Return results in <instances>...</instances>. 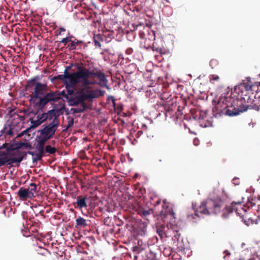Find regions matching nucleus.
I'll return each instance as SVG.
<instances>
[{
    "label": "nucleus",
    "instance_id": "1a4fd4ad",
    "mask_svg": "<svg viewBox=\"0 0 260 260\" xmlns=\"http://www.w3.org/2000/svg\"><path fill=\"white\" fill-rule=\"evenodd\" d=\"M39 79L38 76L34 77L26 82V83L24 87V91L29 93H31L34 90V87L37 82L36 81Z\"/></svg>",
    "mask_w": 260,
    "mask_h": 260
},
{
    "label": "nucleus",
    "instance_id": "dca6fc26",
    "mask_svg": "<svg viewBox=\"0 0 260 260\" xmlns=\"http://www.w3.org/2000/svg\"><path fill=\"white\" fill-rule=\"evenodd\" d=\"M70 42L71 43L68 45V47L69 48V50H71L76 49L78 45H80L84 43V42L83 41L77 40H75V41H72L71 40V41Z\"/></svg>",
    "mask_w": 260,
    "mask_h": 260
},
{
    "label": "nucleus",
    "instance_id": "393cba45",
    "mask_svg": "<svg viewBox=\"0 0 260 260\" xmlns=\"http://www.w3.org/2000/svg\"><path fill=\"white\" fill-rule=\"evenodd\" d=\"M57 151V149L55 147H53L50 145H47L45 147V153H48L50 154H53L55 153Z\"/></svg>",
    "mask_w": 260,
    "mask_h": 260
},
{
    "label": "nucleus",
    "instance_id": "864d4df0",
    "mask_svg": "<svg viewBox=\"0 0 260 260\" xmlns=\"http://www.w3.org/2000/svg\"><path fill=\"white\" fill-rule=\"evenodd\" d=\"M69 37H71V40L72 39V38H74V37L73 36H70Z\"/></svg>",
    "mask_w": 260,
    "mask_h": 260
},
{
    "label": "nucleus",
    "instance_id": "e433bc0d",
    "mask_svg": "<svg viewBox=\"0 0 260 260\" xmlns=\"http://www.w3.org/2000/svg\"><path fill=\"white\" fill-rule=\"evenodd\" d=\"M112 99V103L113 107H114V109H116V100L115 99L114 97L113 96H111L109 98V99Z\"/></svg>",
    "mask_w": 260,
    "mask_h": 260
},
{
    "label": "nucleus",
    "instance_id": "423d86ee",
    "mask_svg": "<svg viewBox=\"0 0 260 260\" xmlns=\"http://www.w3.org/2000/svg\"><path fill=\"white\" fill-rule=\"evenodd\" d=\"M81 83L82 86H86L91 85V81L86 78L84 67L78 66L77 71L73 73H70V80L69 87L73 88L76 85Z\"/></svg>",
    "mask_w": 260,
    "mask_h": 260
},
{
    "label": "nucleus",
    "instance_id": "f704fd0d",
    "mask_svg": "<svg viewBox=\"0 0 260 260\" xmlns=\"http://www.w3.org/2000/svg\"><path fill=\"white\" fill-rule=\"evenodd\" d=\"M21 146L24 147L25 148L32 149V146L28 143H23L21 144Z\"/></svg>",
    "mask_w": 260,
    "mask_h": 260
},
{
    "label": "nucleus",
    "instance_id": "b1692460",
    "mask_svg": "<svg viewBox=\"0 0 260 260\" xmlns=\"http://www.w3.org/2000/svg\"><path fill=\"white\" fill-rule=\"evenodd\" d=\"M84 70L85 74H86V78L89 79V78L90 76L96 77V75L97 74V71L94 72L93 71H90L89 69L84 67Z\"/></svg>",
    "mask_w": 260,
    "mask_h": 260
},
{
    "label": "nucleus",
    "instance_id": "58836bf2",
    "mask_svg": "<svg viewBox=\"0 0 260 260\" xmlns=\"http://www.w3.org/2000/svg\"><path fill=\"white\" fill-rule=\"evenodd\" d=\"M59 32L57 34V35H60L61 34V33L62 32H63V31H66V29L65 28H64L63 27H60L59 28Z\"/></svg>",
    "mask_w": 260,
    "mask_h": 260
},
{
    "label": "nucleus",
    "instance_id": "6ab92c4d",
    "mask_svg": "<svg viewBox=\"0 0 260 260\" xmlns=\"http://www.w3.org/2000/svg\"><path fill=\"white\" fill-rule=\"evenodd\" d=\"M87 109V106L85 104H82L81 105V107L80 108H72L71 111H73L74 113H82L85 111Z\"/></svg>",
    "mask_w": 260,
    "mask_h": 260
},
{
    "label": "nucleus",
    "instance_id": "79ce46f5",
    "mask_svg": "<svg viewBox=\"0 0 260 260\" xmlns=\"http://www.w3.org/2000/svg\"><path fill=\"white\" fill-rule=\"evenodd\" d=\"M174 237L175 238V239L178 240L180 237V234H178V233L177 232L176 234L175 235Z\"/></svg>",
    "mask_w": 260,
    "mask_h": 260
},
{
    "label": "nucleus",
    "instance_id": "4be33fe9",
    "mask_svg": "<svg viewBox=\"0 0 260 260\" xmlns=\"http://www.w3.org/2000/svg\"><path fill=\"white\" fill-rule=\"evenodd\" d=\"M30 186L31 187L30 189L29 188V192L30 194V196L31 198L35 197V193L37 192V185L34 183H31L29 184Z\"/></svg>",
    "mask_w": 260,
    "mask_h": 260
},
{
    "label": "nucleus",
    "instance_id": "a18cd8bd",
    "mask_svg": "<svg viewBox=\"0 0 260 260\" xmlns=\"http://www.w3.org/2000/svg\"><path fill=\"white\" fill-rule=\"evenodd\" d=\"M12 134H13V132H12V131L11 129H10V130L9 131V132H8V134L11 135H12Z\"/></svg>",
    "mask_w": 260,
    "mask_h": 260
},
{
    "label": "nucleus",
    "instance_id": "8fccbe9b",
    "mask_svg": "<svg viewBox=\"0 0 260 260\" xmlns=\"http://www.w3.org/2000/svg\"><path fill=\"white\" fill-rule=\"evenodd\" d=\"M249 260H257V259H256V258L253 257V258H251Z\"/></svg>",
    "mask_w": 260,
    "mask_h": 260
},
{
    "label": "nucleus",
    "instance_id": "49530a36",
    "mask_svg": "<svg viewBox=\"0 0 260 260\" xmlns=\"http://www.w3.org/2000/svg\"><path fill=\"white\" fill-rule=\"evenodd\" d=\"M112 96V95H108V97H107V101H112V99H110V98L109 99V98H110V96Z\"/></svg>",
    "mask_w": 260,
    "mask_h": 260
},
{
    "label": "nucleus",
    "instance_id": "c85d7f7f",
    "mask_svg": "<svg viewBox=\"0 0 260 260\" xmlns=\"http://www.w3.org/2000/svg\"><path fill=\"white\" fill-rule=\"evenodd\" d=\"M45 113H43L42 114H39L37 115L36 118H38L42 123L44 121H45L47 119V117L46 116Z\"/></svg>",
    "mask_w": 260,
    "mask_h": 260
},
{
    "label": "nucleus",
    "instance_id": "0eeeda50",
    "mask_svg": "<svg viewBox=\"0 0 260 260\" xmlns=\"http://www.w3.org/2000/svg\"><path fill=\"white\" fill-rule=\"evenodd\" d=\"M225 209L222 211L221 216L223 218L228 217L229 215L235 211L237 215L240 217H247V209H249V207H247L240 202H232L230 205L227 206L225 204Z\"/></svg>",
    "mask_w": 260,
    "mask_h": 260
},
{
    "label": "nucleus",
    "instance_id": "4468645a",
    "mask_svg": "<svg viewBox=\"0 0 260 260\" xmlns=\"http://www.w3.org/2000/svg\"><path fill=\"white\" fill-rule=\"evenodd\" d=\"M138 214L141 216L143 217L144 219L148 220V217L151 214V211L150 210L144 209L143 207L139 206L137 209Z\"/></svg>",
    "mask_w": 260,
    "mask_h": 260
},
{
    "label": "nucleus",
    "instance_id": "603ef678",
    "mask_svg": "<svg viewBox=\"0 0 260 260\" xmlns=\"http://www.w3.org/2000/svg\"><path fill=\"white\" fill-rule=\"evenodd\" d=\"M112 34H109V37H110V38H112V37H111V36H112ZM112 37H113V36H112Z\"/></svg>",
    "mask_w": 260,
    "mask_h": 260
},
{
    "label": "nucleus",
    "instance_id": "5701e85b",
    "mask_svg": "<svg viewBox=\"0 0 260 260\" xmlns=\"http://www.w3.org/2000/svg\"><path fill=\"white\" fill-rule=\"evenodd\" d=\"M244 222L247 225H249L250 224H253L255 223V221L252 220L250 217H249V215L247 213V217L244 216V217H241Z\"/></svg>",
    "mask_w": 260,
    "mask_h": 260
},
{
    "label": "nucleus",
    "instance_id": "6e6d98bb",
    "mask_svg": "<svg viewBox=\"0 0 260 260\" xmlns=\"http://www.w3.org/2000/svg\"><path fill=\"white\" fill-rule=\"evenodd\" d=\"M142 133V131H139L138 132V133Z\"/></svg>",
    "mask_w": 260,
    "mask_h": 260
},
{
    "label": "nucleus",
    "instance_id": "de8ad7c7",
    "mask_svg": "<svg viewBox=\"0 0 260 260\" xmlns=\"http://www.w3.org/2000/svg\"><path fill=\"white\" fill-rule=\"evenodd\" d=\"M160 203V201L159 200H158L156 202V204L157 205H158Z\"/></svg>",
    "mask_w": 260,
    "mask_h": 260
},
{
    "label": "nucleus",
    "instance_id": "39448f33",
    "mask_svg": "<svg viewBox=\"0 0 260 260\" xmlns=\"http://www.w3.org/2000/svg\"><path fill=\"white\" fill-rule=\"evenodd\" d=\"M68 92L71 95L70 98L68 99L71 106L82 105V104H85L84 102L86 100L98 97V94L94 90H85L84 88H81L75 93H74L73 90H68Z\"/></svg>",
    "mask_w": 260,
    "mask_h": 260
},
{
    "label": "nucleus",
    "instance_id": "2f4dec72",
    "mask_svg": "<svg viewBox=\"0 0 260 260\" xmlns=\"http://www.w3.org/2000/svg\"><path fill=\"white\" fill-rule=\"evenodd\" d=\"M165 214L167 215H170L171 217L174 218L175 213L172 208L169 209L168 211L165 212Z\"/></svg>",
    "mask_w": 260,
    "mask_h": 260
},
{
    "label": "nucleus",
    "instance_id": "9b49d317",
    "mask_svg": "<svg viewBox=\"0 0 260 260\" xmlns=\"http://www.w3.org/2000/svg\"><path fill=\"white\" fill-rule=\"evenodd\" d=\"M87 198L86 196H79L77 198V201L76 202V205H75V207L76 208H79L81 209L84 208H87V205L86 203V200Z\"/></svg>",
    "mask_w": 260,
    "mask_h": 260
},
{
    "label": "nucleus",
    "instance_id": "37998d69",
    "mask_svg": "<svg viewBox=\"0 0 260 260\" xmlns=\"http://www.w3.org/2000/svg\"><path fill=\"white\" fill-rule=\"evenodd\" d=\"M28 153L32 156H35L36 153L33 151H28Z\"/></svg>",
    "mask_w": 260,
    "mask_h": 260
},
{
    "label": "nucleus",
    "instance_id": "6e6552de",
    "mask_svg": "<svg viewBox=\"0 0 260 260\" xmlns=\"http://www.w3.org/2000/svg\"><path fill=\"white\" fill-rule=\"evenodd\" d=\"M59 125V121L56 119L45 126L43 128L40 129L39 132L46 137H49V139H51L54 135Z\"/></svg>",
    "mask_w": 260,
    "mask_h": 260
},
{
    "label": "nucleus",
    "instance_id": "13d9d810",
    "mask_svg": "<svg viewBox=\"0 0 260 260\" xmlns=\"http://www.w3.org/2000/svg\"><path fill=\"white\" fill-rule=\"evenodd\" d=\"M259 86H260V82H259Z\"/></svg>",
    "mask_w": 260,
    "mask_h": 260
},
{
    "label": "nucleus",
    "instance_id": "c756f323",
    "mask_svg": "<svg viewBox=\"0 0 260 260\" xmlns=\"http://www.w3.org/2000/svg\"><path fill=\"white\" fill-rule=\"evenodd\" d=\"M209 79H210V82L211 83L214 84L216 82L218 81L219 80V77L218 75L213 74V75H211L209 76Z\"/></svg>",
    "mask_w": 260,
    "mask_h": 260
},
{
    "label": "nucleus",
    "instance_id": "412c9836",
    "mask_svg": "<svg viewBox=\"0 0 260 260\" xmlns=\"http://www.w3.org/2000/svg\"><path fill=\"white\" fill-rule=\"evenodd\" d=\"M165 227L163 225H161L156 227V232L161 239L164 238V235H165Z\"/></svg>",
    "mask_w": 260,
    "mask_h": 260
},
{
    "label": "nucleus",
    "instance_id": "a878e982",
    "mask_svg": "<svg viewBox=\"0 0 260 260\" xmlns=\"http://www.w3.org/2000/svg\"><path fill=\"white\" fill-rule=\"evenodd\" d=\"M101 40V36L100 35L95 36L93 38L94 45L96 47L100 48L101 45L100 41Z\"/></svg>",
    "mask_w": 260,
    "mask_h": 260
},
{
    "label": "nucleus",
    "instance_id": "c03bdc74",
    "mask_svg": "<svg viewBox=\"0 0 260 260\" xmlns=\"http://www.w3.org/2000/svg\"><path fill=\"white\" fill-rule=\"evenodd\" d=\"M255 258H256L257 260H260V254H257Z\"/></svg>",
    "mask_w": 260,
    "mask_h": 260
},
{
    "label": "nucleus",
    "instance_id": "cd10ccee",
    "mask_svg": "<svg viewBox=\"0 0 260 260\" xmlns=\"http://www.w3.org/2000/svg\"><path fill=\"white\" fill-rule=\"evenodd\" d=\"M36 149L38 151V152L45 154V145L37 143Z\"/></svg>",
    "mask_w": 260,
    "mask_h": 260
},
{
    "label": "nucleus",
    "instance_id": "bb28decb",
    "mask_svg": "<svg viewBox=\"0 0 260 260\" xmlns=\"http://www.w3.org/2000/svg\"><path fill=\"white\" fill-rule=\"evenodd\" d=\"M30 121L31 124H32V127H36L42 124L41 122L38 119L36 118L35 119L33 118L30 119Z\"/></svg>",
    "mask_w": 260,
    "mask_h": 260
},
{
    "label": "nucleus",
    "instance_id": "ddd939ff",
    "mask_svg": "<svg viewBox=\"0 0 260 260\" xmlns=\"http://www.w3.org/2000/svg\"><path fill=\"white\" fill-rule=\"evenodd\" d=\"M45 114H46V116L47 117V119L52 120V121H54L56 119L58 121H59L58 119L59 113L57 110H50L48 111L47 112L45 113Z\"/></svg>",
    "mask_w": 260,
    "mask_h": 260
},
{
    "label": "nucleus",
    "instance_id": "c9c22d12",
    "mask_svg": "<svg viewBox=\"0 0 260 260\" xmlns=\"http://www.w3.org/2000/svg\"><path fill=\"white\" fill-rule=\"evenodd\" d=\"M115 110L116 111H117V112L118 113L120 112H121V111H122V110H123V106H122V105H117L116 106V109H115Z\"/></svg>",
    "mask_w": 260,
    "mask_h": 260
},
{
    "label": "nucleus",
    "instance_id": "09e8293b",
    "mask_svg": "<svg viewBox=\"0 0 260 260\" xmlns=\"http://www.w3.org/2000/svg\"><path fill=\"white\" fill-rule=\"evenodd\" d=\"M249 260H257V259H256V258L253 257V258H251Z\"/></svg>",
    "mask_w": 260,
    "mask_h": 260
},
{
    "label": "nucleus",
    "instance_id": "a211bd4d",
    "mask_svg": "<svg viewBox=\"0 0 260 260\" xmlns=\"http://www.w3.org/2000/svg\"><path fill=\"white\" fill-rule=\"evenodd\" d=\"M76 226L77 228H82L85 227L87 225L86 220L84 218L81 217H80L79 218H77L76 220Z\"/></svg>",
    "mask_w": 260,
    "mask_h": 260
},
{
    "label": "nucleus",
    "instance_id": "ea45409f",
    "mask_svg": "<svg viewBox=\"0 0 260 260\" xmlns=\"http://www.w3.org/2000/svg\"><path fill=\"white\" fill-rule=\"evenodd\" d=\"M206 112H204L203 113H202V112H201L200 116V118L203 119L205 117H206Z\"/></svg>",
    "mask_w": 260,
    "mask_h": 260
},
{
    "label": "nucleus",
    "instance_id": "a19ab883",
    "mask_svg": "<svg viewBox=\"0 0 260 260\" xmlns=\"http://www.w3.org/2000/svg\"><path fill=\"white\" fill-rule=\"evenodd\" d=\"M216 62H217V60H215V59H212V60H211V61H210V64H211V66H212V64H213V63H214V64H216Z\"/></svg>",
    "mask_w": 260,
    "mask_h": 260
},
{
    "label": "nucleus",
    "instance_id": "20e7f679",
    "mask_svg": "<svg viewBox=\"0 0 260 260\" xmlns=\"http://www.w3.org/2000/svg\"><path fill=\"white\" fill-rule=\"evenodd\" d=\"M225 208V203L221 199H208L202 202L197 208L193 206L195 215L198 217L210 214L221 215Z\"/></svg>",
    "mask_w": 260,
    "mask_h": 260
},
{
    "label": "nucleus",
    "instance_id": "f8f14e48",
    "mask_svg": "<svg viewBox=\"0 0 260 260\" xmlns=\"http://www.w3.org/2000/svg\"><path fill=\"white\" fill-rule=\"evenodd\" d=\"M17 195L19 199L22 201H26L28 198L31 199L29 192V188L21 187L17 192Z\"/></svg>",
    "mask_w": 260,
    "mask_h": 260
},
{
    "label": "nucleus",
    "instance_id": "f3484780",
    "mask_svg": "<svg viewBox=\"0 0 260 260\" xmlns=\"http://www.w3.org/2000/svg\"><path fill=\"white\" fill-rule=\"evenodd\" d=\"M49 139V137L42 135V134L40 133L39 136H38L37 138V143L45 145L46 142Z\"/></svg>",
    "mask_w": 260,
    "mask_h": 260
},
{
    "label": "nucleus",
    "instance_id": "f257e3e1",
    "mask_svg": "<svg viewBox=\"0 0 260 260\" xmlns=\"http://www.w3.org/2000/svg\"><path fill=\"white\" fill-rule=\"evenodd\" d=\"M252 88L251 78L248 77L235 87L233 92L221 94L212 109L213 116H232L247 111L255 97Z\"/></svg>",
    "mask_w": 260,
    "mask_h": 260
},
{
    "label": "nucleus",
    "instance_id": "3c124183",
    "mask_svg": "<svg viewBox=\"0 0 260 260\" xmlns=\"http://www.w3.org/2000/svg\"><path fill=\"white\" fill-rule=\"evenodd\" d=\"M258 211H260V205L258 206Z\"/></svg>",
    "mask_w": 260,
    "mask_h": 260
},
{
    "label": "nucleus",
    "instance_id": "f03ea898",
    "mask_svg": "<svg viewBox=\"0 0 260 260\" xmlns=\"http://www.w3.org/2000/svg\"><path fill=\"white\" fill-rule=\"evenodd\" d=\"M47 86L41 82H37L34 87V90L30 94V102H34L36 100L39 101L36 103V106L39 110H42L50 102H57L60 99V95L55 92H47Z\"/></svg>",
    "mask_w": 260,
    "mask_h": 260
},
{
    "label": "nucleus",
    "instance_id": "473e14b6",
    "mask_svg": "<svg viewBox=\"0 0 260 260\" xmlns=\"http://www.w3.org/2000/svg\"><path fill=\"white\" fill-rule=\"evenodd\" d=\"M71 41V37H66L63 38L60 41V43H61L66 45L68 42H70Z\"/></svg>",
    "mask_w": 260,
    "mask_h": 260
},
{
    "label": "nucleus",
    "instance_id": "7c9ffc66",
    "mask_svg": "<svg viewBox=\"0 0 260 260\" xmlns=\"http://www.w3.org/2000/svg\"><path fill=\"white\" fill-rule=\"evenodd\" d=\"M35 157L33 158V162H37L39 160L42 159V157L45 156V154H42L41 153H36L35 154Z\"/></svg>",
    "mask_w": 260,
    "mask_h": 260
},
{
    "label": "nucleus",
    "instance_id": "9d476101",
    "mask_svg": "<svg viewBox=\"0 0 260 260\" xmlns=\"http://www.w3.org/2000/svg\"><path fill=\"white\" fill-rule=\"evenodd\" d=\"M71 69V66H68L65 69L63 74L59 75L55 77L56 79L63 80L66 87H69V80H70V73L68 72L69 70Z\"/></svg>",
    "mask_w": 260,
    "mask_h": 260
},
{
    "label": "nucleus",
    "instance_id": "aec40b11",
    "mask_svg": "<svg viewBox=\"0 0 260 260\" xmlns=\"http://www.w3.org/2000/svg\"><path fill=\"white\" fill-rule=\"evenodd\" d=\"M67 125L65 126V128L63 129V132H66L68 129L71 127L74 124V118L71 116H69L67 118Z\"/></svg>",
    "mask_w": 260,
    "mask_h": 260
},
{
    "label": "nucleus",
    "instance_id": "4d7b16f0",
    "mask_svg": "<svg viewBox=\"0 0 260 260\" xmlns=\"http://www.w3.org/2000/svg\"><path fill=\"white\" fill-rule=\"evenodd\" d=\"M153 50H154L155 47L154 46H153Z\"/></svg>",
    "mask_w": 260,
    "mask_h": 260
},
{
    "label": "nucleus",
    "instance_id": "72a5a7b5",
    "mask_svg": "<svg viewBox=\"0 0 260 260\" xmlns=\"http://www.w3.org/2000/svg\"><path fill=\"white\" fill-rule=\"evenodd\" d=\"M248 109H253L256 111L260 110V104L258 105H252L251 104H249V108Z\"/></svg>",
    "mask_w": 260,
    "mask_h": 260
},
{
    "label": "nucleus",
    "instance_id": "7ed1b4c3",
    "mask_svg": "<svg viewBox=\"0 0 260 260\" xmlns=\"http://www.w3.org/2000/svg\"><path fill=\"white\" fill-rule=\"evenodd\" d=\"M4 148H6L5 151L0 150V167L5 166L12 167L14 164L19 167L20 163L26 157L27 153L18 147L5 143L0 147V149Z\"/></svg>",
    "mask_w": 260,
    "mask_h": 260
},
{
    "label": "nucleus",
    "instance_id": "5fc2aeb1",
    "mask_svg": "<svg viewBox=\"0 0 260 260\" xmlns=\"http://www.w3.org/2000/svg\"><path fill=\"white\" fill-rule=\"evenodd\" d=\"M253 205H254V204H253L252 203H251V206H252Z\"/></svg>",
    "mask_w": 260,
    "mask_h": 260
},
{
    "label": "nucleus",
    "instance_id": "4c0bfd02",
    "mask_svg": "<svg viewBox=\"0 0 260 260\" xmlns=\"http://www.w3.org/2000/svg\"><path fill=\"white\" fill-rule=\"evenodd\" d=\"M155 50L161 54H165L166 53L165 50L160 48H156Z\"/></svg>",
    "mask_w": 260,
    "mask_h": 260
},
{
    "label": "nucleus",
    "instance_id": "2eb2a0df",
    "mask_svg": "<svg viewBox=\"0 0 260 260\" xmlns=\"http://www.w3.org/2000/svg\"><path fill=\"white\" fill-rule=\"evenodd\" d=\"M101 82V85H106L107 80L105 74L101 71H97L96 77Z\"/></svg>",
    "mask_w": 260,
    "mask_h": 260
}]
</instances>
